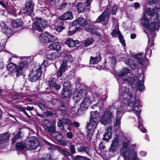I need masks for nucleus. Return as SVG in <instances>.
<instances>
[{
    "label": "nucleus",
    "mask_w": 160,
    "mask_h": 160,
    "mask_svg": "<svg viewBox=\"0 0 160 160\" xmlns=\"http://www.w3.org/2000/svg\"><path fill=\"white\" fill-rule=\"evenodd\" d=\"M106 18L101 14L96 20V22L99 23L104 21Z\"/></svg>",
    "instance_id": "nucleus-52"
},
{
    "label": "nucleus",
    "mask_w": 160,
    "mask_h": 160,
    "mask_svg": "<svg viewBox=\"0 0 160 160\" xmlns=\"http://www.w3.org/2000/svg\"><path fill=\"white\" fill-rule=\"evenodd\" d=\"M111 106L109 105L106 108L100 118L97 111L91 112L90 120L87 125L88 129L87 136L89 139H91L92 138V136L93 135L94 130L99 121L102 124L104 125H107L111 122L113 117V112L111 110Z\"/></svg>",
    "instance_id": "nucleus-1"
},
{
    "label": "nucleus",
    "mask_w": 160,
    "mask_h": 160,
    "mask_svg": "<svg viewBox=\"0 0 160 160\" xmlns=\"http://www.w3.org/2000/svg\"><path fill=\"white\" fill-rule=\"evenodd\" d=\"M13 107L17 109L18 111L22 112L25 115L27 113L26 111V109L25 107H22L16 104H14Z\"/></svg>",
    "instance_id": "nucleus-39"
},
{
    "label": "nucleus",
    "mask_w": 160,
    "mask_h": 160,
    "mask_svg": "<svg viewBox=\"0 0 160 160\" xmlns=\"http://www.w3.org/2000/svg\"><path fill=\"white\" fill-rule=\"evenodd\" d=\"M68 108L67 105L65 102L60 101L58 104V109L59 111H67Z\"/></svg>",
    "instance_id": "nucleus-28"
},
{
    "label": "nucleus",
    "mask_w": 160,
    "mask_h": 160,
    "mask_svg": "<svg viewBox=\"0 0 160 160\" xmlns=\"http://www.w3.org/2000/svg\"><path fill=\"white\" fill-rule=\"evenodd\" d=\"M21 132L20 131H19L11 139V144L13 145L15 143L18 139H19L21 137Z\"/></svg>",
    "instance_id": "nucleus-36"
},
{
    "label": "nucleus",
    "mask_w": 160,
    "mask_h": 160,
    "mask_svg": "<svg viewBox=\"0 0 160 160\" xmlns=\"http://www.w3.org/2000/svg\"><path fill=\"white\" fill-rule=\"evenodd\" d=\"M35 0H26L24 5L23 13L32 16L34 14L33 10L35 6Z\"/></svg>",
    "instance_id": "nucleus-7"
},
{
    "label": "nucleus",
    "mask_w": 160,
    "mask_h": 160,
    "mask_svg": "<svg viewBox=\"0 0 160 160\" xmlns=\"http://www.w3.org/2000/svg\"><path fill=\"white\" fill-rule=\"evenodd\" d=\"M11 134L8 132H5L0 135V143H4L7 142L9 139Z\"/></svg>",
    "instance_id": "nucleus-23"
},
{
    "label": "nucleus",
    "mask_w": 160,
    "mask_h": 160,
    "mask_svg": "<svg viewBox=\"0 0 160 160\" xmlns=\"http://www.w3.org/2000/svg\"><path fill=\"white\" fill-rule=\"evenodd\" d=\"M124 112V110L122 108H118L117 110V114L116 116L121 117Z\"/></svg>",
    "instance_id": "nucleus-54"
},
{
    "label": "nucleus",
    "mask_w": 160,
    "mask_h": 160,
    "mask_svg": "<svg viewBox=\"0 0 160 160\" xmlns=\"http://www.w3.org/2000/svg\"><path fill=\"white\" fill-rule=\"evenodd\" d=\"M65 29V26L64 22L61 21L55 26V29L58 32H61Z\"/></svg>",
    "instance_id": "nucleus-27"
},
{
    "label": "nucleus",
    "mask_w": 160,
    "mask_h": 160,
    "mask_svg": "<svg viewBox=\"0 0 160 160\" xmlns=\"http://www.w3.org/2000/svg\"><path fill=\"white\" fill-rule=\"evenodd\" d=\"M111 132H109V130H107L106 132L103 135L102 139L104 141H108L109 139H111Z\"/></svg>",
    "instance_id": "nucleus-40"
},
{
    "label": "nucleus",
    "mask_w": 160,
    "mask_h": 160,
    "mask_svg": "<svg viewBox=\"0 0 160 160\" xmlns=\"http://www.w3.org/2000/svg\"><path fill=\"white\" fill-rule=\"evenodd\" d=\"M94 41L93 39L92 38H88L84 42V45L86 47H88L92 44Z\"/></svg>",
    "instance_id": "nucleus-41"
},
{
    "label": "nucleus",
    "mask_w": 160,
    "mask_h": 160,
    "mask_svg": "<svg viewBox=\"0 0 160 160\" xmlns=\"http://www.w3.org/2000/svg\"><path fill=\"white\" fill-rule=\"evenodd\" d=\"M44 124L46 126V128H48L52 124H54L52 123H51V122L48 120L45 119L43 121Z\"/></svg>",
    "instance_id": "nucleus-58"
},
{
    "label": "nucleus",
    "mask_w": 160,
    "mask_h": 160,
    "mask_svg": "<svg viewBox=\"0 0 160 160\" xmlns=\"http://www.w3.org/2000/svg\"><path fill=\"white\" fill-rule=\"evenodd\" d=\"M69 148L71 153V155L72 157H73L72 154H74L76 152L75 146L74 145H71L70 146Z\"/></svg>",
    "instance_id": "nucleus-61"
},
{
    "label": "nucleus",
    "mask_w": 160,
    "mask_h": 160,
    "mask_svg": "<svg viewBox=\"0 0 160 160\" xmlns=\"http://www.w3.org/2000/svg\"><path fill=\"white\" fill-rule=\"evenodd\" d=\"M48 48L51 51H59L61 50L62 47L60 45V43L57 41L52 42L51 43Z\"/></svg>",
    "instance_id": "nucleus-16"
},
{
    "label": "nucleus",
    "mask_w": 160,
    "mask_h": 160,
    "mask_svg": "<svg viewBox=\"0 0 160 160\" xmlns=\"http://www.w3.org/2000/svg\"><path fill=\"white\" fill-rule=\"evenodd\" d=\"M137 117L138 118V128L141 132L143 133H145L146 132L147 130L143 126V124H142V122L141 120L142 118H141L140 116Z\"/></svg>",
    "instance_id": "nucleus-32"
},
{
    "label": "nucleus",
    "mask_w": 160,
    "mask_h": 160,
    "mask_svg": "<svg viewBox=\"0 0 160 160\" xmlns=\"http://www.w3.org/2000/svg\"><path fill=\"white\" fill-rule=\"evenodd\" d=\"M79 29L78 28L75 27H74V29L73 30H72L71 31H68L67 33V35L69 36L71 35H72L76 32L79 30Z\"/></svg>",
    "instance_id": "nucleus-53"
},
{
    "label": "nucleus",
    "mask_w": 160,
    "mask_h": 160,
    "mask_svg": "<svg viewBox=\"0 0 160 160\" xmlns=\"http://www.w3.org/2000/svg\"><path fill=\"white\" fill-rule=\"evenodd\" d=\"M60 53L57 52H52L46 54L45 55V59L42 64V66L45 68L52 63V61L57 60L59 58Z\"/></svg>",
    "instance_id": "nucleus-4"
},
{
    "label": "nucleus",
    "mask_w": 160,
    "mask_h": 160,
    "mask_svg": "<svg viewBox=\"0 0 160 160\" xmlns=\"http://www.w3.org/2000/svg\"><path fill=\"white\" fill-rule=\"evenodd\" d=\"M77 12L78 14L84 12L85 9V5L82 2H78L76 5Z\"/></svg>",
    "instance_id": "nucleus-25"
},
{
    "label": "nucleus",
    "mask_w": 160,
    "mask_h": 160,
    "mask_svg": "<svg viewBox=\"0 0 160 160\" xmlns=\"http://www.w3.org/2000/svg\"><path fill=\"white\" fill-rule=\"evenodd\" d=\"M37 104L38 106L40 108L42 111L43 112L47 110V108L46 107L45 105L41 102H38Z\"/></svg>",
    "instance_id": "nucleus-48"
},
{
    "label": "nucleus",
    "mask_w": 160,
    "mask_h": 160,
    "mask_svg": "<svg viewBox=\"0 0 160 160\" xmlns=\"http://www.w3.org/2000/svg\"><path fill=\"white\" fill-rule=\"evenodd\" d=\"M43 143V145L44 146V147H46L47 148V149L50 151H52L54 149L55 145L50 143L46 140H44Z\"/></svg>",
    "instance_id": "nucleus-33"
},
{
    "label": "nucleus",
    "mask_w": 160,
    "mask_h": 160,
    "mask_svg": "<svg viewBox=\"0 0 160 160\" xmlns=\"http://www.w3.org/2000/svg\"><path fill=\"white\" fill-rule=\"evenodd\" d=\"M86 106H88L90 105V99L89 97L87 96L84 98V100L82 102Z\"/></svg>",
    "instance_id": "nucleus-59"
},
{
    "label": "nucleus",
    "mask_w": 160,
    "mask_h": 160,
    "mask_svg": "<svg viewBox=\"0 0 160 160\" xmlns=\"http://www.w3.org/2000/svg\"><path fill=\"white\" fill-rule=\"evenodd\" d=\"M28 62L26 60H25L24 61L22 62H20L19 65L21 67H22L23 69L24 68H27L28 66Z\"/></svg>",
    "instance_id": "nucleus-57"
},
{
    "label": "nucleus",
    "mask_w": 160,
    "mask_h": 160,
    "mask_svg": "<svg viewBox=\"0 0 160 160\" xmlns=\"http://www.w3.org/2000/svg\"><path fill=\"white\" fill-rule=\"evenodd\" d=\"M88 107V106H87L86 105L82 102L79 108L77 109V113L78 114L80 113L82 111L86 110Z\"/></svg>",
    "instance_id": "nucleus-37"
},
{
    "label": "nucleus",
    "mask_w": 160,
    "mask_h": 160,
    "mask_svg": "<svg viewBox=\"0 0 160 160\" xmlns=\"http://www.w3.org/2000/svg\"><path fill=\"white\" fill-rule=\"evenodd\" d=\"M23 69L22 68L18 65L15 69V72L16 75L17 77H20L22 75V72Z\"/></svg>",
    "instance_id": "nucleus-42"
},
{
    "label": "nucleus",
    "mask_w": 160,
    "mask_h": 160,
    "mask_svg": "<svg viewBox=\"0 0 160 160\" xmlns=\"http://www.w3.org/2000/svg\"><path fill=\"white\" fill-rule=\"evenodd\" d=\"M71 85L68 81L67 80L64 82L62 90H71Z\"/></svg>",
    "instance_id": "nucleus-38"
},
{
    "label": "nucleus",
    "mask_w": 160,
    "mask_h": 160,
    "mask_svg": "<svg viewBox=\"0 0 160 160\" xmlns=\"http://www.w3.org/2000/svg\"><path fill=\"white\" fill-rule=\"evenodd\" d=\"M48 26L44 23L43 20L41 18H36L32 25L33 30L39 32H42L43 30L42 28L46 27Z\"/></svg>",
    "instance_id": "nucleus-8"
},
{
    "label": "nucleus",
    "mask_w": 160,
    "mask_h": 160,
    "mask_svg": "<svg viewBox=\"0 0 160 160\" xmlns=\"http://www.w3.org/2000/svg\"><path fill=\"white\" fill-rule=\"evenodd\" d=\"M144 79L142 80L141 81H139L138 85V89L140 91H142L144 89Z\"/></svg>",
    "instance_id": "nucleus-50"
},
{
    "label": "nucleus",
    "mask_w": 160,
    "mask_h": 160,
    "mask_svg": "<svg viewBox=\"0 0 160 160\" xmlns=\"http://www.w3.org/2000/svg\"><path fill=\"white\" fill-rule=\"evenodd\" d=\"M106 18H108L110 16V11L109 8H106L102 13Z\"/></svg>",
    "instance_id": "nucleus-51"
},
{
    "label": "nucleus",
    "mask_w": 160,
    "mask_h": 160,
    "mask_svg": "<svg viewBox=\"0 0 160 160\" xmlns=\"http://www.w3.org/2000/svg\"><path fill=\"white\" fill-rule=\"evenodd\" d=\"M44 68L42 65L39 66L37 69L35 68V70L33 69L30 72L28 75V79L30 82H35L37 80H39L42 74V69Z\"/></svg>",
    "instance_id": "nucleus-3"
},
{
    "label": "nucleus",
    "mask_w": 160,
    "mask_h": 160,
    "mask_svg": "<svg viewBox=\"0 0 160 160\" xmlns=\"http://www.w3.org/2000/svg\"><path fill=\"white\" fill-rule=\"evenodd\" d=\"M24 23L21 19L13 20L12 22V26L14 28H20L23 27Z\"/></svg>",
    "instance_id": "nucleus-21"
},
{
    "label": "nucleus",
    "mask_w": 160,
    "mask_h": 160,
    "mask_svg": "<svg viewBox=\"0 0 160 160\" xmlns=\"http://www.w3.org/2000/svg\"><path fill=\"white\" fill-rule=\"evenodd\" d=\"M89 32L92 34L98 36H100V33L98 31L97 29L95 27L91 30H89Z\"/></svg>",
    "instance_id": "nucleus-62"
},
{
    "label": "nucleus",
    "mask_w": 160,
    "mask_h": 160,
    "mask_svg": "<svg viewBox=\"0 0 160 160\" xmlns=\"http://www.w3.org/2000/svg\"><path fill=\"white\" fill-rule=\"evenodd\" d=\"M121 34V32L119 31L118 29V30L117 31V29L115 28L112 31L111 34L112 37H116L117 35H118V36Z\"/></svg>",
    "instance_id": "nucleus-46"
},
{
    "label": "nucleus",
    "mask_w": 160,
    "mask_h": 160,
    "mask_svg": "<svg viewBox=\"0 0 160 160\" xmlns=\"http://www.w3.org/2000/svg\"><path fill=\"white\" fill-rule=\"evenodd\" d=\"M63 121L61 119H59L57 122V126L61 130H65V128L64 126L65 125H72V123L70 119H68L67 120H65Z\"/></svg>",
    "instance_id": "nucleus-17"
},
{
    "label": "nucleus",
    "mask_w": 160,
    "mask_h": 160,
    "mask_svg": "<svg viewBox=\"0 0 160 160\" xmlns=\"http://www.w3.org/2000/svg\"><path fill=\"white\" fill-rule=\"evenodd\" d=\"M128 65L132 70H135L137 68L138 65L132 59H130L128 61Z\"/></svg>",
    "instance_id": "nucleus-35"
},
{
    "label": "nucleus",
    "mask_w": 160,
    "mask_h": 160,
    "mask_svg": "<svg viewBox=\"0 0 160 160\" xmlns=\"http://www.w3.org/2000/svg\"><path fill=\"white\" fill-rule=\"evenodd\" d=\"M0 25L2 28V32L6 34L7 36L10 37L12 34V31L11 28L7 25L4 21L0 23Z\"/></svg>",
    "instance_id": "nucleus-15"
},
{
    "label": "nucleus",
    "mask_w": 160,
    "mask_h": 160,
    "mask_svg": "<svg viewBox=\"0 0 160 160\" xmlns=\"http://www.w3.org/2000/svg\"><path fill=\"white\" fill-rule=\"evenodd\" d=\"M39 39L41 43L44 44L57 41L58 38L55 35H52L46 32L41 34L39 36Z\"/></svg>",
    "instance_id": "nucleus-5"
},
{
    "label": "nucleus",
    "mask_w": 160,
    "mask_h": 160,
    "mask_svg": "<svg viewBox=\"0 0 160 160\" xmlns=\"http://www.w3.org/2000/svg\"><path fill=\"white\" fill-rule=\"evenodd\" d=\"M130 70L126 67L123 68L118 73L117 76L118 77H122L129 72Z\"/></svg>",
    "instance_id": "nucleus-30"
},
{
    "label": "nucleus",
    "mask_w": 160,
    "mask_h": 160,
    "mask_svg": "<svg viewBox=\"0 0 160 160\" xmlns=\"http://www.w3.org/2000/svg\"><path fill=\"white\" fill-rule=\"evenodd\" d=\"M118 37L119 42H121L123 46L125 47L126 46V43L123 36L121 34Z\"/></svg>",
    "instance_id": "nucleus-56"
},
{
    "label": "nucleus",
    "mask_w": 160,
    "mask_h": 160,
    "mask_svg": "<svg viewBox=\"0 0 160 160\" xmlns=\"http://www.w3.org/2000/svg\"><path fill=\"white\" fill-rule=\"evenodd\" d=\"M28 147L26 141L25 142L23 141L18 142L16 144V150L19 153L24 155L27 154L26 152L28 149Z\"/></svg>",
    "instance_id": "nucleus-11"
},
{
    "label": "nucleus",
    "mask_w": 160,
    "mask_h": 160,
    "mask_svg": "<svg viewBox=\"0 0 160 160\" xmlns=\"http://www.w3.org/2000/svg\"><path fill=\"white\" fill-rule=\"evenodd\" d=\"M64 59L67 60V61H69L71 62L73 60L72 57L70 53H67L64 57Z\"/></svg>",
    "instance_id": "nucleus-55"
},
{
    "label": "nucleus",
    "mask_w": 160,
    "mask_h": 160,
    "mask_svg": "<svg viewBox=\"0 0 160 160\" xmlns=\"http://www.w3.org/2000/svg\"><path fill=\"white\" fill-rule=\"evenodd\" d=\"M17 65L16 64L10 62L8 63V65H7V68L8 70L10 72H12L16 68Z\"/></svg>",
    "instance_id": "nucleus-34"
},
{
    "label": "nucleus",
    "mask_w": 160,
    "mask_h": 160,
    "mask_svg": "<svg viewBox=\"0 0 160 160\" xmlns=\"http://www.w3.org/2000/svg\"><path fill=\"white\" fill-rule=\"evenodd\" d=\"M100 60L101 57L100 55L98 56V57L96 56L95 57L91 56L89 60V64H96L98 63Z\"/></svg>",
    "instance_id": "nucleus-31"
},
{
    "label": "nucleus",
    "mask_w": 160,
    "mask_h": 160,
    "mask_svg": "<svg viewBox=\"0 0 160 160\" xmlns=\"http://www.w3.org/2000/svg\"><path fill=\"white\" fill-rule=\"evenodd\" d=\"M48 82V87L50 89L58 90L61 88L60 85L57 83V79L55 77L50 78Z\"/></svg>",
    "instance_id": "nucleus-13"
},
{
    "label": "nucleus",
    "mask_w": 160,
    "mask_h": 160,
    "mask_svg": "<svg viewBox=\"0 0 160 160\" xmlns=\"http://www.w3.org/2000/svg\"><path fill=\"white\" fill-rule=\"evenodd\" d=\"M72 92L71 90H62L61 92L62 98L68 102L70 99Z\"/></svg>",
    "instance_id": "nucleus-18"
},
{
    "label": "nucleus",
    "mask_w": 160,
    "mask_h": 160,
    "mask_svg": "<svg viewBox=\"0 0 160 160\" xmlns=\"http://www.w3.org/2000/svg\"><path fill=\"white\" fill-rule=\"evenodd\" d=\"M66 112L62 111L60 113V116L63 120H67L68 119H69L68 118V115Z\"/></svg>",
    "instance_id": "nucleus-49"
},
{
    "label": "nucleus",
    "mask_w": 160,
    "mask_h": 160,
    "mask_svg": "<svg viewBox=\"0 0 160 160\" xmlns=\"http://www.w3.org/2000/svg\"><path fill=\"white\" fill-rule=\"evenodd\" d=\"M126 93L130 97H132L134 94L133 90L128 88H127L125 89L124 94Z\"/></svg>",
    "instance_id": "nucleus-45"
},
{
    "label": "nucleus",
    "mask_w": 160,
    "mask_h": 160,
    "mask_svg": "<svg viewBox=\"0 0 160 160\" xmlns=\"http://www.w3.org/2000/svg\"><path fill=\"white\" fill-rule=\"evenodd\" d=\"M140 21L142 25L144 27L147 31L149 30V20L148 17L144 14L141 17Z\"/></svg>",
    "instance_id": "nucleus-19"
},
{
    "label": "nucleus",
    "mask_w": 160,
    "mask_h": 160,
    "mask_svg": "<svg viewBox=\"0 0 160 160\" xmlns=\"http://www.w3.org/2000/svg\"><path fill=\"white\" fill-rule=\"evenodd\" d=\"M89 20H85L83 18L78 17V18L73 21L71 23H70L69 25V29L73 27L78 28L79 30L82 29L88 24Z\"/></svg>",
    "instance_id": "nucleus-6"
},
{
    "label": "nucleus",
    "mask_w": 160,
    "mask_h": 160,
    "mask_svg": "<svg viewBox=\"0 0 160 160\" xmlns=\"http://www.w3.org/2000/svg\"><path fill=\"white\" fill-rule=\"evenodd\" d=\"M65 43L69 47H74L79 43L78 40H74L72 38H69L66 40Z\"/></svg>",
    "instance_id": "nucleus-22"
},
{
    "label": "nucleus",
    "mask_w": 160,
    "mask_h": 160,
    "mask_svg": "<svg viewBox=\"0 0 160 160\" xmlns=\"http://www.w3.org/2000/svg\"><path fill=\"white\" fill-rule=\"evenodd\" d=\"M55 135L54 136H52L55 137L56 140L59 142H61L63 138V135L61 133L57 132L55 133Z\"/></svg>",
    "instance_id": "nucleus-43"
},
{
    "label": "nucleus",
    "mask_w": 160,
    "mask_h": 160,
    "mask_svg": "<svg viewBox=\"0 0 160 160\" xmlns=\"http://www.w3.org/2000/svg\"><path fill=\"white\" fill-rule=\"evenodd\" d=\"M135 100L134 102H132L131 101L129 102L128 101L127 104L128 106H129L131 107V109H133L135 113L137 115V117L140 116L141 111V109L139 108L138 100H136V95L135 96Z\"/></svg>",
    "instance_id": "nucleus-10"
},
{
    "label": "nucleus",
    "mask_w": 160,
    "mask_h": 160,
    "mask_svg": "<svg viewBox=\"0 0 160 160\" xmlns=\"http://www.w3.org/2000/svg\"><path fill=\"white\" fill-rule=\"evenodd\" d=\"M160 22L158 19L151 22L149 25V29L150 32L148 33V34L157 35L156 31H158L159 29Z\"/></svg>",
    "instance_id": "nucleus-14"
},
{
    "label": "nucleus",
    "mask_w": 160,
    "mask_h": 160,
    "mask_svg": "<svg viewBox=\"0 0 160 160\" xmlns=\"http://www.w3.org/2000/svg\"><path fill=\"white\" fill-rule=\"evenodd\" d=\"M68 61H67V60L64 59L60 67L59 68L62 69L63 70L66 71V68L68 66L67 63Z\"/></svg>",
    "instance_id": "nucleus-47"
},
{
    "label": "nucleus",
    "mask_w": 160,
    "mask_h": 160,
    "mask_svg": "<svg viewBox=\"0 0 160 160\" xmlns=\"http://www.w3.org/2000/svg\"><path fill=\"white\" fill-rule=\"evenodd\" d=\"M89 147H85L84 146L80 145V147L77 148L78 152L81 153L86 152L88 155H90L89 151Z\"/></svg>",
    "instance_id": "nucleus-26"
},
{
    "label": "nucleus",
    "mask_w": 160,
    "mask_h": 160,
    "mask_svg": "<svg viewBox=\"0 0 160 160\" xmlns=\"http://www.w3.org/2000/svg\"><path fill=\"white\" fill-rule=\"evenodd\" d=\"M128 82L130 85L132 86L137 84L138 82V80H137V78H135V77L132 78L128 79Z\"/></svg>",
    "instance_id": "nucleus-44"
},
{
    "label": "nucleus",
    "mask_w": 160,
    "mask_h": 160,
    "mask_svg": "<svg viewBox=\"0 0 160 160\" xmlns=\"http://www.w3.org/2000/svg\"><path fill=\"white\" fill-rule=\"evenodd\" d=\"M144 31L145 32L148 36V44L149 47H151L154 45V38L157 35L152 34H148L145 31V30Z\"/></svg>",
    "instance_id": "nucleus-24"
},
{
    "label": "nucleus",
    "mask_w": 160,
    "mask_h": 160,
    "mask_svg": "<svg viewBox=\"0 0 160 160\" xmlns=\"http://www.w3.org/2000/svg\"><path fill=\"white\" fill-rule=\"evenodd\" d=\"M67 5L68 3L66 2L63 1L62 2L61 4L59 6L58 9L60 10H64Z\"/></svg>",
    "instance_id": "nucleus-64"
},
{
    "label": "nucleus",
    "mask_w": 160,
    "mask_h": 160,
    "mask_svg": "<svg viewBox=\"0 0 160 160\" xmlns=\"http://www.w3.org/2000/svg\"><path fill=\"white\" fill-rule=\"evenodd\" d=\"M149 49L148 48L146 49V52L144 57H142L143 55L141 52H140L137 55H135L134 57L136 60L138 61V63L142 66H143L147 63H149L148 59L146 58V56L147 52L149 51Z\"/></svg>",
    "instance_id": "nucleus-12"
},
{
    "label": "nucleus",
    "mask_w": 160,
    "mask_h": 160,
    "mask_svg": "<svg viewBox=\"0 0 160 160\" xmlns=\"http://www.w3.org/2000/svg\"><path fill=\"white\" fill-rule=\"evenodd\" d=\"M56 126L55 124H52L50 127L46 128V129L47 132L52 136H54L56 131Z\"/></svg>",
    "instance_id": "nucleus-29"
},
{
    "label": "nucleus",
    "mask_w": 160,
    "mask_h": 160,
    "mask_svg": "<svg viewBox=\"0 0 160 160\" xmlns=\"http://www.w3.org/2000/svg\"><path fill=\"white\" fill-rule=\"evenodd\" d=\"M73 18L72 12L71 11H68L64 13L58 18L59 20L65 21L67 20H71Z\"/></svg>",
    "instance_id": "nucleus-20"
},
{
    "label": "nucleus",
    "mask_w": 160,
    "mask_h": 160,
    "mask_svg": "<svg viewBox=\"0 0 160 160\" xmlns=\"http://www.w3.org/2000/svg\"><path fill=\"white\" fill-rule=\"evenodd\" d=\"M65 71V70L59 68L57 72H56L57 78H61L62 76V73Z\"/></svg>",
    "instance_id": "nucleus-60"
},
{
    "label": "nucleus",
    "mask_w": 160,
    "mask_h": 160,
    "mask_svg": "<svg viewBox=\"0 0 160 160\" xmlns=\"http://www.w3.org/2000/svg\"><path fill=\"white\" fill-rule=\"evenodd\" d=\"M129 141L127 140L122 142L120 152L124 160H138L137 152L135 151L136 145H129Z\"/></svg>",
    "instance_id": "nucleus-2"
},
{
    "label": "nucleus",
    "mask_w": 160,
    "mask_h": 160,
    "mask_svg": "<svg viewBox=\"0 0 160 160\" xmlns=\"http://www.w3.org/2000/svg\"><path fill=\"white\" fill-rule=\"evenodd\" d=\"M26 141L28 149H35L39 145V140L35 136L31 137Z\"/></svg>",
    "instance_id": "nucleus-9"
},
{
    "label": "nucleus",
    "mask_w": 160,
    "mask_h": 160,
    "mask_svg": "<svg viewBox=\"0 0 160 160\" xmlns=\"http://www.w3.org/2000/svg\"><path fill=\"white\" fill-rule=\"evenodd\" d=\"M89 21V22L88 24L85 27L86 28H87L88 29V31L89 32V30H91L92 29L94 28H95L94 26L90 22V20H88Z\"/></svg>",
    "instance_id": "nucleus-63"
}]
</instances>
